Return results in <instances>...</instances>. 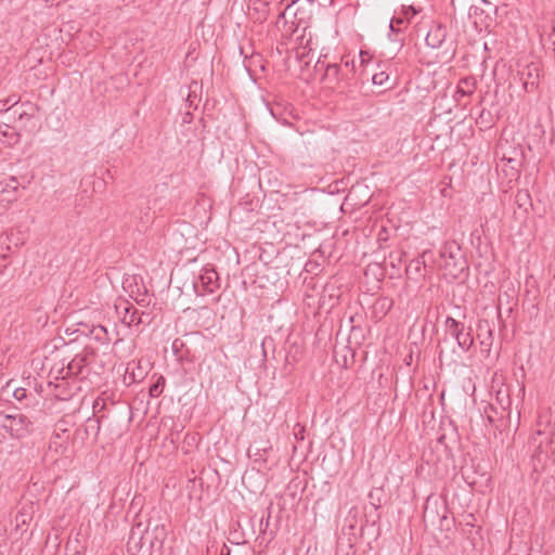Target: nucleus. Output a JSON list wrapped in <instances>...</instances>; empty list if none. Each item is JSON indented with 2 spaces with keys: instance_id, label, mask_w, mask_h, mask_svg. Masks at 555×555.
<instances>
[{
  "instance_id": "f257e3e1",
  "label": "nucleus",
  "mask_w": 555,
  "mask_h": 555,
  "mask_svg": "<svg viewBox=\"0 0 555 555\" xmlns=\"http://www.w3.org/2000/svg\"><path fill=\"white\" fill-rule=\"evenodd\" d=\"M444 332L447 335L455 339L459 348L467 352L474 345V337L472 336V327H466L463 322L455 320L452 317H447L444 320Z\"/></svg>"
},
{
  "instance_id": "f03ea898",
  "label": "nucleus",
  "mask_w": 555,
  "mask_h": 555,
  "mask_svg": "<svg viewBox=\"0 0 555 555\" xmlns=\"http://www.w3.org/2000/svg\"><path fill=\"white\" fill-rule=\"evenodd\" d=\"M219 275L215 268L204 267L199 274L193 280V287L197 295L211 294L219 288Z\"/></svg>"
},
{
  "instance_id": "7ed1b4c3",
  "label": "nucleus",
  "mask_w": 555,
  "mask_h": 555,
  "mask_svg": "<svg viewBox=\"0 0 555 555\" xmlns=\"http://www.w3.org/2000/svg\"><path fill=\"white\" fill-rule=\"evenodd\" d=\"M31 421L24 414H5L2 427L13 438H24L31 430Z\"/></svg>"
},
{
  "instance_id": "20e7f679",
  "label": "nucleus",
  "mask_w": 555,
  "mask_h": 555,
  "mask_svg": "<svg viewBox=\"0 0 555 555\" xmlns=\"http://www.w3.org/2000/svg\"><path fill=\"white\" fill-rule=\"evenodd\" d=\"M531 444L533 446L532 460L539 464H544L548 455L555 453L554 439L541 430L537 431V436L531 438Z\"/></svg>"
},
{
  "instance_id": "39448f33",
  "label": "nucleus",
  "mask_w": 555,
  "mask_h": 555,
  "mask_svg": "<svg viewBox=\"0 0 555 555\" xmlns=\"http://www.w3.org/2000/svg\"><path fill=\"white\" fill-rule=\"evenodd\" d=\"M424 520H429L433 525L437 521L442 522L447 518V503L446 501L434 494L427 496L424 512H423Z\"/></svg>"
},
{
  "instance_id": "423d86ee",
  "label": "nucleus",
  "mask_w": 555,
  "mask_h": 555,
  "mask_svg": "<svg viewBox=\"0 0 555 555\" xmlns=\"http://www.w3.org/2000/svg\"><path fill=\"white\" fill-rule=\"evenodd\" d=\"M90 356H95V350L90 347H86L81 353L76 354L68 363L66 367L62 369L65 371L64 377H82L85 376V369L89 365Z\"/></svg>"
},
{
  "instance_id": "0eeeda50",
  "label": "nucleus",
  "mask_w": 555,
  "mask_h": 555,
  "mask_svg": "<svg viewBox=\"0 0 555 555\" xmlns=\"http://www.w3.org/2000/svg\"><path fill=\"white\" fill-rule=\"evenodd\" d=\"M519 79L522 83V88L526 92H533L540 81L541 69L535 63H530L518 70Z\"/></svg>"
},
{
  "instance_id": "6e6552de",
  "label": "nucleus",
  "mask_w": 555,
  "mask_h": 555,
  "mask_svg": "<svg viewBox=\"0 0 555 555\" xmlns=\"http://www.w3.org/2000/svg\"><path fill=\"white\" fill-rule=\"evenodd\" d=\"M146 527H149V529H147L146 533H144L145 542L149 543L147 551H149L150 555H152V553L154 551H158V552L162 551L164 542L167 537V530L164 525H159V524H156L151 529V521H149Z\"/></svg>"
},
{
  "instance_id": "1a4fd4ad",
  "label": "nucleus",
  "mask_w": 555,
  "mask_h": 555,
  "mask_svg": "<svg viewBox=\"0 0 555 555\" xmlns=\"http://www.w3.org/2000/svg\"><path fill=\"white\" fill-rule=\"evenodd\" d=\"M149 527H144L142 522H138L132 526L128 542H127V552L129 555H137L145 543V535Z\"/></svg>"
},
{
  "instance_id": "9d476101",
  "label": "nucleus",
  "mask_w": 555,
  "mask_h": 555,
  "mask_svg": "<svg viewBox=\"0 0 555 555\" xmlns=\"http://www.w3.org/2000/svg\"><path fill=\"white\" fill-rule=\"evenodd\" d=\"M440 256L443 259V266L446 268L453 267L457 269V267L460 266L459 270H463L462 264H464V261L459 263V260L463 259L461 249L455 244H446L440 251Z\"/></svg>"
},
{
  "instance_id": "9b49d317",
  "label": "nucleus",
  "mask_w": 555,
  "mask_h": 555,
  "mask_svg": "<svg viewBox=\"0 0 555 555\" xmlns=\"http://www.w3.org/2000/svg\"><path fill=\"white\" fill-rule=\"evenodd\" d=\"M354 65L353 61L350 63L346 61L344 64H330L326 67V75L327 76H335L339 80H345L349 82V80L352 79L354 72H353Z\"/></svg>"
},
{
  "instance_id": "f8f14e48",
  "label": "nucleus",
  "mask_w": 555,
  "mask_h": 555,
  "mask_svg": "<svg viewBox=\"0 0 555 555\" xmlns=\"http://www.w3.org/2000/svg\"><path fill=\"white\" fill-rule=\"evenodd\" d=\"M117 312L120 314V320L127 326L139 325L142 322L139 310L131 304L126 302L121 309V306L116 307Z\"/></svg>"
},
{
  "instance_id": "ddd939ff",
  "label": "nucleus",
  "mask_w": 555,
  "mask_h": 555,
  "mask_svg": "<svg viewBox=\"0 0 555 555\" xmlns=\"http://www.w3.org/2000/svg\"><path fill=\"white\" fill-rule=\"evenodd\" d=\"M271 0H249L248 10L257 22H264L269 15Z\"/></svg>"
},
{
  "instance_id": "4468645a",
  "label": "nucleus",
  "mask_w": 555,
  "mask_h": 555,
  "mask_svg": "<svg viewBox=\"0 0 555 555\" xmlns=\"http://www.w3.org/2000/svg\"><path fill=\"white\" fill-rule=\"evenodd\" d=\"M447 37V28L442 25H436L429 29L425 38V42L433 49H438L442 46Z\"/></svg>"
},
{
  "instance_id": "2eb2a0df",
  "label": "nucleus",
  "mask_w": 555,
  "mask_h": 555,
  "mask_svg": "<svg viewBox=\"0 0 555 555\" xmlns=\"http://www.w3.org/2000/svg\"><path fill=\"white\" fill-rule=\"evenodd\" d=\"M425 255L426 253L417 258L412 259L406 264L405 272L409 279L417 280L424 276V272L426 270V263L424 259Z\"/></svg>"
},
{
  "instance_id": "dca6fc26",
  "label": "nucleus",
  "mask_w": 555,
  "mask_h": 555,
  "mask_svg": "<svg viewBox=\"0 0 555 555\" xmlns=\"http://www.w3.org/2000/svg\"><path fill=\"white\" fill-rule=\"evenodd\" d=\"M0 141L13 145L20 141V134L13 127L7 124H0Z\"/></svg>"
},
{
  "instance_id": "f3484780",
  "label": "nucleus",
  "mask_w": 555,
  "mask_h": 555,
  "mask_svg": "<svg viewBox=\"0 0 555 555\" xmlns=\"http://www.w3.org/2000/svg\"><path fill=\"white\" fill-rule=\"evenodd\" d=\"M85 327L89 330V336H91L95 341L102 345L109 343L108 332L103 325H85Z\"/></svg>"
},
{
  "instance_id": "a211bd4d",
  "label": "nucleus",
  "mask_w": 555,
  "mask_h": 555,
  "mask_svg": "<svg viewBox=\"0 0 555 555\" xmlns=\"http://www.w3.org/2000/svg\"><path fill=\"white\" fill-rule=\"evenodd\" d=\"M156 377V379L151 384L149 393L153 398L159 397L165 388L166 379L163 375H154L153 378Z\"/></svg>"
},
{
  "instance_id": "6ab92c4d",
  "label": "nucleus",
  "mask_w": 555,
  "mask_h": 555,
  "mask_svg": "<svg viewBox=\"0 0 555 555\" xmlns=\"http://www.w3.org/2000/svg\"><path fill=\"white\" fill-rule=\"evenodd\" d=\"M457 86L472 95L477 88V80L473 76L463 77L459 80Z\"/></svg>"
},
{
  "instance_id": "aec40b11",
  "label": "nucleus",
  "mask_w": 555,
  "mask_h": 555,
  "mask_svg": "<svg viewBox=\"0 0 555 555\" xmlns=\"http://www.w3.org/2000/svg\"><path fill=\"white\" fill-rule=\"evenodd\" d=\"M516 204L519 208L527 210V205L532 206L530 193L527 190H519L515 196Z\"/></svg>"
},
{
  "instance_id": "412c9836",
  "label": "nucleus",
  "mask_w": 555,
  "mask_h": 555,
  "mask_svg": "<svg viewBox=\"0 0 555 555\" xmlns=\"http://www.w3.org/2000/svg\"><path fill=\"white\" fill-rule=\"evenodd\" d=\"M389 75L386 72L375 73L372 76V82L376 86H385V89H390L392 86L387 85Z\"/></svg>"
},
{
  "instance_id": "4be33fe9",
  "label": "nucleus",
  "mask_w": 555,
  "mask_h": 555,
  "mask_svg": "<svg viewBox=\"0 0 555 555\" xmlns=\"http://www.w3.org/2000/svg\"><path fill=\"white\" fill-rule=\"evenodd\" d=\"M20 102V96L12 94L5 100H0V113L9 111Z\"/></svg>"
},
{
  "instance_id": "5701e85b",
  "label": "nucleus",
  "mask_w": 555,
  "mask_h": 555,
  "mask_svg": "<svg viewBox=\"0 0 555 555\" xmlns=\"http://www.w3.org/2000/svg\"><path fill=\"white\" fill-rule=\"evenodd\" d=\"M100 425H101L100 418L89 417L86 422V433L87 434L93 433L94 436H96L100 431V427H101Z\"/></svg>"
},
{
  "instance_id": "b1692460",
  "label": "nucleus",
  "mask_w": 555,
  "mask_h": 555,
  "mask_svg": "<svg viewBox=\"0 0 555 555\" xmlns=\"http://www.w3.org/2000/svg\"><path fill=\"white\" fill-rule=\"evenodd\" d=\"M485 415L490 424H494L496 421L498 411L492 404H488L485 408Z\"/></svg>"
},
{
  "instance_id": "393cba45",
  "label": "nucleus",
  "mask_w": 555,
  "mask_h": 555,
  "mask_svg": "<svg viewBox=\"0 0 555 555\" xmlns=\"http://www.w3.org/2000/svg\"><path fill=\"white\" fill-rule=\"evenodd\" d=\"M404 17H392L389 24L390 35L400 33V28L398 26L404 24Z\"/></svg>"
},
{
  "instance_id": "a878e982",
  "label": "nucleus",
  "mask_w": 555,
  "mask_h": 555,
  "mask_svg": "<svg viewBox=\"0 0 555 555\" xmlns=\"http://www.w3.org/2000/svg\"><path fill=\"white\" fill-rule=\"evenodd\" d=\"M13 397L17 400V401H22L24 400L26 397H27V391L25 388H22V387H17V388H14L13 390Z\"/></svg>"
},
{
  "instance_id": "bb28decb",
  "label": "nucleus",
  "mask_w": 555,
  "mask_h": 555,
  "mask_svg": "<svg viewBox=\"0 0 555 555\" xmlns=\"http://www.w3.org/2000/svg\"><path fill=\"white\" fill-rule=\"evenodd\" d=\"M465 96H470V94L466 93L465 90H463L462 88L456 86V90H455L454 95H453L454 100L460 103L462 101V99L465 98Z\"/></svg>"
},
{
  "instance_id": "cd10ccee",
  "label": "nucleus",
  "mask_w": 555,
  "mask_h": 555,
  "mask_svg": "<svg viewBox=\"0 0 555 555\" xmlns=\"http://www.w3.org/2000/svg\"><path fill=\"white\" fill-rule=\"evenodd\" d=\"M416 14H417V10L413 5L403 7L404 20L409 18V17H413Z\"/></svg>"
},
{
  "instance_id": "c85d7f7f",
  "label": "nucleus",
  "mask_w": 555,
  "mask_h": 555,
  "mask_svg": "<svg viewBox=\"0 0 555 555\" xmlns=\"http://www.w3.org/2000/svg\"><path fill=\"white\" fill-rule=\"evenodd\" d=\"M20 183L15 177H11L9 179V182H7L5 188L2 189V192L7 190V188L12 189L13 191H16Z\"/></svg>"
},
{
  "instance_id": "c756f323",
  "label": "nucleus",
  "mask_w": 555,
  "mask_h": 555,
  "mask_svg": "<svg viewBox=\"0 0 555 555\" xmlns=\"http://www.w3.org/2000/svg\"><path fill=\"white\" fill-rule=\"evenodd\" d=\"M273 345H274V339L272 337H266L262 340L261 347H262L263 356L264 357H267V348L268 347H273Z\"/></svg>"
},
{
  "instance_id": "7c9ffc66",
  "label": "nucleus",
  "mask_w": 555,
  "mask_h": 555,
  "mask_svg": "<svg viewBox=\"0 0 555 555\" xmlns=\"http://www.w3.org/2000/svg\"><path fill=\"white\" fill-rule=\"evenodd\" d=\"M134 300L141 307H147L150 305V300L147 299L146 293L143 294L141 297H135Z\"/></svg>"
},
{
  "instance_id": "2f4dec72",
  "label": "nucleus",
  "mask_w": 555,
  "mask_h": 555,
  "mask_svg": "<svg viewBox=\"0 0 555 555\" xmlns=\"http://www.w3.org/2000/svg\"><path fill=\"white\" fill-rule=\"evenodd\" d=\"M79 327L76 330V332H79L86 336H89V330L85 327L86 324L79 323Z\"/></svg>"
},
{
  "instance_id": "473e14b6",
  "label": "nucleus",
  "mask_w": 555,
  "mask_h": 555,
  "mask_svg": "<svg viewBox=\"0 0 555 555\" xmlns=\"http://www.w3.org/2000/svg\"><path fill=\"white\" fill-rule=\"evenodd\" d=\"M492 344V331L489 330V337H488V340H482L481 341V345H488L489 347L491 346Z\"/></svg>"
},
{
  "instance_id": "72a5a7b5",
  "label": "nucleus",
  "mask_w": 555,
  "mask_h": 555,
  "mask_svg": "<svg viewBox=\"0 0 555 555\" xmlns=\"http://www.w3.org/2000/svg\"><path fill=\"white\" fill-rule=\"evenodd\" d=\"M478 11H479V8H477V7H474V5H473V7H470V9H469V15H470V16H472V15H476V14H478Z\"/></svg>"
},
{
  "instance_id": "f704fd0d",
  "label": "nucleus",
  "mask_w": 555,
  "mask_h": 555,
  "mask_svg": "<svg viewBox=\"0 0 555 555\" xmlns=\"http://www.w3.org/2000/svg\"><path fill=\"white\" fill-rule=\"evenodd\" d=\"M269 519H270V515L267 517L266 521H263V518L260 520V526H262L264 524V527L267 528L269 526Z\"/></svg>"
},
{
  "instance_id": "c9c22d12",
  "label": "nucleus",
  "mask_w": 555,
  "mask_h": 555,
  "mask_svg": "<svg viewBox=\"0 0 555 555\" xmlns=\"http://www.w3.org/2000/svg\"><path fill=\"white\" fill-rule=\"evenodd\" d=\"M508 165H511V168H514V165H512L515 160L513 158H505Z\"/></svg>"
},
{
  "instance_id": "e433bc0d",
  "label": "nucleus",
  "mask_w": 555,
  "mask_h": 555,
  "mask_svg": "<svg viewBox=\"0 0 555 555\" xmlns=\"http://www.w3.org/2000/svg\"><path fill=\"white\" fill-rule=\"evenodd\" d=\"M508 165H511V168H514V165H512L515 160L513 158H505Z\"/></svg>"
},
{
  "instance_id": "4c0bfd02",
  "label": "nucleus",
  "mask_w": 555,
  "mask_h": 555,
  "mask_svg": "<svg viewBox=\"0 0 555 555\" xmlns=\"http://www.w3.org/2000/svg\"><path fill=\"white\" fill-rule=\"evenodd\" d=\"M442 357H443V351H442V350H440V351H439V360H440V361H442Z\"/></svg>"
},
{
  "instance_id": "58836bf2",
  "label": "nucleus",
  "mask_w": 555,
  "mask_h": 555,
  "mask_svg": "<svg viewBox=\"0 0 555 555\" xmlns=\"http://www.w3.org/2000/svg\"><path fill=\"white\" fill-rule=\"evenodd\" d=\"M295 2H296V0H292V1H291V3H288V4L286 5V9H288V8L291 7V4H293V3H295Z\"/></svg>"
},
{
  "instance_id": "ea45409f",
  "label": "nucleus",
  "mask_w": 555,
  "mask_h": 555,
  "mask_svg": "<svg viewBox=\"0 0 555 555\" xmlns=\"http://www.w3.org/2000/svg\"><path fill=\"white\" fill-rule=\"evenodd\" d=\"M25 115H27L25 112L20 114V119H22Z\"/></svg>"
},
{
  "instance_id": "a19ab883",
  "label": "nucleus",
  "mask_w": 555,
  "mask_h": 555,
  "mask_svg": "<svg viewBox=\"0 0 555 555\" xmlns=\"http://www.w3.org/2000/svg\"><path fill=\"white\" fill-rule=\"evenodd\" d=\"M395 262H397V259H393V262H391L392 267H395Z\"/></svg>"
},
{
  "instance_id": "79ce46f5",
  "label": "nucleus",
  "mask_w": 555,
  "mask_h": 555,
  "mask_svg": "<svg viewBox=\"0 0 555 555\" xmlns=\"http://www.w3.org/2000/svg\"><path fill=\"white\" fill-rule=\"evenodd\" d=\"M395 262H397V259H393V262H391L392 267H395Z\"/></svg>"
},
{
  "instance_id": "37998d69",
  "label": "nucleus",
  "mask_w": 555,
  "mask_h": 555,
  "mask_svg": "<svg viewBox=\"0 0 555 555\" xmlns=\"http://www.w3.org/2000/svg\"><path fill=\"white\" fill-rule=\"evenodd\" d=\"M309 3H312L314 0H307Z\"/></svg>"
}]
</instances>
